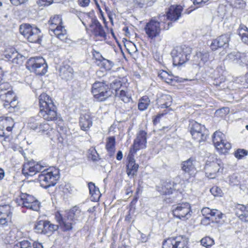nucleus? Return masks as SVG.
I'll return each instance as SVG.
<instances>
[{
	"label": "nucleus",
	"instance_id": "cd10ccee",
	"mask_svg": "<svg viewBox=\"0 0 248 248\" xmlns=\"http://www.w3.org/2000/svg\"><path fill=\"white\" fill-rule=\"evenodd\" d=\"M195 163V160L189 158L182 163V169L185 172L188 173L189 175H191L193 174L196 171Z\"/></svg>",
	"mask_w": 248,
	"mask_h": 248
},
{
	"label": "nucleus",
	"instance_id": "338daca9",
	"mask_svg": "<svg viewBox=\"0 0 248 248\" xmlns=\"http://www.w3.org/2000/svg\"><path fill=\"white\" fill-rule=\"evenodd\" d=\"M31 246L33 248H44L42 243L38 241H35Z\"/></svg>",
	"mask_w": 248,
	"mask_h": 248
},
{
	"label": "nucleus",
	"instance_id": "412c9836",
	"mask_svg": "<svg viewBox=\"0 0 248 248\" xmlns=\"http://www.w3.org/2000/svg\"><path fill=\"white\" fill-rule=\"evenodd\" d=\"M182 10L183 8L181 5L170 6L167 12V15H165L166 19L165 21L166 23L170 22V25H171V23L169 20L175 21L178 20L181 16Z\"/></svg>",
	"mask_w": 248,
	"mask_h": 248
},
{
	"label": "nucleus",
	"instance_id": "72a5a7b5",
	"mask_svg": "<svg viewBox=\"0 0 248 248\" xmlns=\"http://www.w3.org/2000/svg\"><path fill=\"white\" fill-rule=\"evenodd\" d=\"M115 95L124 103H128L132 100L131 94L127 90L117 91L116 93H115Z\"/></svg>",
	"mask_w": 248,
	"mask_h": 248
},
{
	"label": "nucleus",
	"instance_id": "680f3d73",
	"mask_svg": "<svg viewBox=\"0 0 248 248\" xmlns=\"http://www.w3.org/2000/svg\"><path fill=\"white\" fill-rule=\"evenodd\" d=\"M53 0H38L37 4L40 6H48L51 4Z\"/></svg>",
	"mask_w": 248,
	"mask_h": 248
},
{
	"label": "nucleus",
	"instance_id": "bb28decb",
	"mask_svg": "<svg viewBox=\"0 0 248 248\" xmlns=\"http://www.w3.org/2000/svg\"><path fill=\"white\" fill-rule=\"evenodd\" d=\"M90 28L95 36L102 38H105L106 33L98 20L94 21L93 24H90Z\"/></svg>",
	"mask_w": 248,
	"mask_h": 248
},
{
	"label": "nucleus",
	"instance_id": "f257e3e1",
	"mask_svg": "<svg viewBox=\"0 0 248 248\" xmlns=\"http://www.w3.org/2000/svg\"><path fill=\"white\" fill-rule=\"evenodd\" d=\"M39 115L47 121H55L57 119V108L51 98L46 93L39 96Z\"/></svg>",
	"mask_w": 248,
	"mask_h": 248
},
{
	"label": "nucleus",
	"instance_id": "8fccbe9b",
	"mask_svg": "<svg viewBox=\"0 0 248 248\" xmlns=\"http://www.w3.org/2000/svg\"><path fill=\"white\" fill-rule=\"evenodd\" d=\"M110 87L112 90L115 91V93H116L117 91H120V88L122 86L121 82L117 79H115L110 83Z\"/></svg>",
	"mask_w": 248,
	"mask_h": 248
},
{
	"label": "nucleus",
	"instance_id": "e433bc0d",
	"mask_svg": "<svg viewBox=\"0 0 248 248\" xmlns=\"http://www.w3.org/2000/svg\"><path fill=\"white\" fill-rule=\"evenodd\" d=\"M242 41L248 45V29L244 24H240L238 30Z\"/></svg>",
	"mask_w": 248,
	"mask_h": 248
},
{
	"label": "nucleus",
	"instance_id": "bf43d9fd",
	"mask_svg": "<svg viewBox=\"0 0 248 248\" xmlns=\"http://www.w3.org/2000/svg\"><path fill=\"white\" fill-rule=\"evenodd\" d=\"M11 217H6V218L0 217V226H7L8 224V222L11 221Z\"/></svg>",
	"mask_w": 248,
	"mask_h": 248
},
{
	"label": "nucleus",
	"instance_id": "f8f14e48",
	"mask_svg": "<svg viewBox=\"0 0 248 248\" xmlns=\"http://www.w3.org/2000/svg\"><path fill=\"white\" fill-rule=\"evenodd\" d=\"M225 136L220 131H216L213 136V142L216 149L221 154H225L232 146L230 142L225 140Z\"/></svg>",
	"mask_w": 248,
	"mask_h": 248
},
{
	"label": "nucleus",
	"instance_id": "a19ab883",
	"mask_svg": "<svg viewBox=\"0 0 248 248\" xmlns=\"http://www.w3.org/2000/svg\"><path fill=\"white\" fill-rule=\"evenodd\" d=\"M58 229V225L51 223L49 221L45 220V228L44 230V234L52 233L57 230Z\"/></svg>",
	"mask_w": 248,
	"mask_h": 248
},
{
	"label": "nucleus",
	"instance_id": "49530a36",
	"mask_svg": "<svg viewBox=\"0 0 248 248\" xmlns=\"http://www.w3.org/2000/svg\"><path fill=\"white\" fill-rule=\"evenodd\" d=\"M88 158L93 161H96L99 159V155L93 147L90 148L88 150Z\"/></svg>",
	"mask_w": 248,
	"mask_h": 248
},
{
	"label": "nucleus",
	"instance_id": "7ed1b4c3",
	"mask_svg": "<svg viewBox=\"0 0 248 248\" xmlns=\"http://www.w3.org/2000/svg\"><path fill=\"white\" fill-rule=\"evenodd\" d=\"M83 213L78 209H73L63 216L60 213H57L55 218L59 222L60 228L63 231L66 232L72 229L73 225L76 223V220L83 218Z\"/></svg>",
	"mask_w": 248,
	"mask_h": 248
},
{
	"label": "nucleus",
	"instance_id": "603ef678",
	"mask_svg": "<svg viewBox=\"0 0 248 248\" xmlns=\"http://www.w3.org/2000/svg\"><path fill=\"white\" fill-rule=\"evenodd\" d=\"M101 66L106 70H109L112 66V62L105 58L100 61Z\"/></svg>",
	"mask_w": 248,
	"mask_h": 248
},
{
	"label": "nucleus",
	"instance_id": "7c9ffc66",
	"mask_svg": "<svg viewBox=\"0 0 248 248\" xmlns=\"http://www.w3.org/2000/svg\"><path fill=\"white\" fill-rule=\"evenodd\" d=\"M132 5L130 6L133 9L143 8L152 6L156 0H132Z\"/></svg>",
	"mask_w": 248,
	"mask_h": 248
},
{
	"label": "nucleus",
	"instance_id": "864d4df0",
	"mask_svg": "<svg viewBox=\"0 0 248 248\" xmlns=\"http://www.w3.org/2000/svg\"><path fill=\"white\" fill-rule=\"evenodd\" d=\"M210 192L214 196H221L222 191L221 188L218 186H213L210 189Z\"/></svg>",
	"mask_w": 248,
	"mask_h": 248
},
{
	"label": "nucleus",
	"instance_id": "b1692460",
	"mask_svg": "<svg viewBox=\"0 0 248 248\" xmlns=\"http://www.w3.org/2000/svg\"><path fill=\"white\" fill-rule=\"evenodd\" d=\"M78 16L86 29H87L88 26L90 27V24H93L94 21L98 20L94 14L91 12L88 13H80Z\"/></svg>",
	"mask_w": 248,
	"mask_h": 248
},
{
	"label": "nucleus",
	"instance_id": "dca6fc26",
	"mask_svg": "<svg viewBox=\"0 0 248 248\" xmlns=\"http://www.w3.org/2000/svg\"><path fill=\"white\" fill-rule=\"evenodd\" d=\"M204 126L196 122H193L191 124L190 133L193 138L201 142L206 140L207 134Z\"/></svg>",
	"mask_w": 248,
	"mask_h": 248
},
{
	"label": "nucleus",
	"instance_id": "69168bd1",
	"mask_svg": "<svg viewBox=\"0 0 248 248\" xmlns=\"http://www.w3.org/2000/svg\"><path fill=\"white\" fill-rule=\"evenodd\" d=\"M90 2V0H78L79 5L82 7H86L88 6Z\"/></svg>",
	"mask_w": 248,
	"mask_h": 248
},
{
	"label": "nucleus",
	"instance_id": "c756f323",
	"mask_svg": "<svg viewBox=\"0 0 248 248\" xmlns=\"http://www.w3.org/2000/svg\"><path fill=\"white\" fill-rule=\"evenodd\" d=\"M127 167V174L128 176L131 177L134 176L138 170L139 165L135 163L134 159L129 157Z\"/></svg>",
	"mask_w": 248,
	"mask_h": 248
},
{
	"label": "nucleus",
	"instance_id": "a211bd4d",
	"mask_svg": "<svg viewBox=\"0 0 248 248\" xmlns=\"http://www.w3.org/2000/svg\"><path fill=\"white\" fill-rule=\"evenodd\" d=\"M147 133L143 130L140 131L137 135V138L134 140L132 147L130 150L131 154L136 153L140 150L146 147Z\"/></svg>",
	"mask_w": 248,
	"mask_h": 248
},
{
	"label": "nucleus",
	"instance_id": "20e7f679",
	"mask_svg": "<svg viewBox=\"0 0 248 248\" xmlns=\"http://www.w3.org/2000/svg\"><path fill=\"white\" fill-rule=\"evenodd\" d=\"M62 19L60 16L55 15L51 17L48 21L49 33L54 34L62 42L69 44L71 40L68 38L67 31L62 26Z\"/></svg>",
	"mask_w": 248,
	"mask_h": 248
},
{
	"label": "nucleus",
	"instance_id": "6e6552de",
	"mask_svg": "<svg viewBox=\"0 0 248 248\" xmlns=\"http://www.w3.org/2000/svg\"><path fill=\"white\" fill-rule=\"evenodd\" d=\"M26 67L36 75H43L47 72V65L42 57H32L28 60Z\"/></svg>",
	"mask_w": 248,
	"mask_h": 248
},
{
	"label": "nucleus",
	"instance_id": "2f4dec72",
	"mask_svg": "<svg viewBox=\"0 0 248 248\" xmlns=\"http://www.w3.org/2000/svg\"><path fill=\"white\" fill-rule=\"evenodd\" d=\"M174 190L173 183L165 182L162 185V186L157 187V190L162 195H169L173 193Z\"/></svg>",
	"mask_w": 248,
	"mask_h": 248
},
{
	"label": "nucleus",
	"instance_id": "6ab92c4d",
	"mask_svg": "<svg viewBox=\"0 0 248 248\" xmlns=\"http://www.w3.org/2000/svg\"><path fill=\"white\" fill-rule=\"evenodd\" d=\"M187 242L183 237H170L163 243V248H187Z\"/></svg>",
	"mask_w": 248,
	"mask_h": 248
},
{
	"label": "nucleus",
	"instance_id": "79ce46f5",
	"mask_svg": "<svg viewBox=\"0 0 248 248\" xmlns=\"http://www.w3.org/2000/svg\"><path fill=\"white\" fill-rule=\"evenodd\" d=\"M13 208L9 204L0 205V215L6 216V217L12 216Z\"/></svg>",
	"mask_w": 248,
	"mask_h": 248
},
{
	"label": "nucleus",
	"instance_id": "4be33fe9",
	"mask_svg": "<svg viewBox=\"0 0 248 248\" xmlns=\"http://www.w3.org/2000/svg\"><path fill=\"white\" fill-rule=\"evenodd\" d=\"M230 40L229 34H222L213 40L210 45V47L213 50H216L219 47H227Z\"/></svg>",
	"mask_w": 248,
	"mask_h": 248
},
{
	"label": "nucleus",
	"instance_id": "c03bdc74",
	"mask_svg": "<svg viewBox=\"0 0 248 248\" xmlns=\"http://www.w3.org/2000/svg\"><path fill=\"white\" fill-rule=\"evenodd\" d=\"M45 228V220L37 221L34 227V231L38 233H43Z\"/></svg>",
	"mask_w": 248,
	"mask_h": 248
},
{
	"label": "nucleus",
	"instance_id": "4468645a",
	"mask_svg": "<svg viewBox=\"0 0 248 248\" xmlns=\"http://www.w3.org/2000/svg\"><path fill=\"white\" fill-rule=\"evenodd\" d=\"M172 213L176 218L186 220L190 217L191 210L190 204L187 202H183L172 206Z\"/></svg>",
	"mask_w": 248,
	"mask_h": 248
},
{
	"label": "nucleus",
	"instance_id": "f704fd0d",
	"mask_svg": "<svg viewBox=\"0 0 248 248\" xmlns=\"http://www.w3.org/2000/svg\"><path fill=\"white\" fill-rule=\"evenodd\" d=\"M106 148L110 156H112L115 151V139L114 137L107 138Z\"/></svg>",
	"mask_w": 248,
	"mask_h": 248
},
{
	"label": "nucleus",
	"instance_id": "1a4fd4ad",
	"mask_svg": "<svg viewBox=\"0 0 248 248\" xmlns=\"http://www.w3.org/2000/svg\"><path fill=\"white\" fill-rule=\"evenodd\" d=\"M18 205L35 211L40 209V202L33 196L27 193H21L16 200Z\"/></svg>",
	"mask_w": 248,
	"mask_h": 248
},
{
	"label": "nucleus",
	"instance_id": "9d476101",
	"mask_svg": "<svg viewBox=\"0 0 248 248\" xmlns=\"http://www.w3.org/2000/svg\"><path fill=\"white\" fill-rule=\"evenodd\" d=\"M92 93L97 101H103L110 96L112 92L105 83L97 81L92 85Z\"/></svg>",
	"mask_w": 248,
	"mask_h": 248
},
{
	"label": "nucleus",
	"instance_id": "774afa93",
	"mask_svg": "<svg viewBox=\"0 0 248 248\" xmlns=\"http://www.w3.org/2000/svg\"><path fill=\"white\" fill-rule=\"evenodd\" d=\"M163 116V114H158L157 115L154 119L153 122L154 124H157L158 122H159L161 116Z\"/></svg>",
	"mask_w": 248,
	"mask_h": 248
},
{
	"label": "nucleus",
	"instance_id": "0eeeda50",
	"mask_svg": "<svg viewBox=\"0 0 248 248\" xmlns=\"http://www.w3.org/2000/svg\"><path fill=\"white\" fill-rule=\"evenodd\" d=\"M173 64L176 66H182L186 63L190 58V48L185 46H178L171 51Z\"/></svg>",
	"mask_w": 248,
	"mask_h": 248
},
{
	"label": "nucleus",
	"instance_id": "ea45409f",
	"mask_svg": "<svg viewBox=\"0 0 248 248\" xmlns=\"http://www.w3.org/2000/svg\"><path fill=\"white\" fill-rule=\"evenodd\" d=\"M158 77L166 83H171L174 80V76L165 71H161L158 73Z\"/></svg>",
	"mask_w": 248,
	"mask_h": 248
},
{
	"label": "nucleus",
	"instance_id": "423d86ee",
	"mask_svg": "<svg viewBox=\"0 0 248 248\" xmlns=\"http://www.w3.org/2000/svg\"><path fill=\"white\" fill-rule=\"evenodd\" d=\"M19 31L30 42L40 43L42 34L41 31L36 27L28 24H23L20 25Z\"/></svg>",
	"mask_w": 248,
	"mask_h": 248
},
{
	"label": "nucleus",
	"instance_id": "3c124183",
	"mask_svg": "<svg viewBox=\"0 0 248 248\" xmlns=\"http://www.w3.org/2000/svg\"><path fill=\"white\" fill-rule=\"evenodd\" d=\"M197 57L200 58L203 62H205L208 61L209 55L207 52H199L197 53Z\"/></svg>",
	"mask_w": 248,
	"mask_h": 248
},
{
	"label": "nucleus",
	"instance_id": "5fc2aeb1",
	"mask_svg": "<svg viewBox=\"0 0 248 248\" xmlns=\"http://www.w3.org/2000/svg\"><path fill=\"white\" fill-rule=\"evenodd\" d=\"M16 231V230H12L8 232L7 233V236L5 237L6 242L7 243H10L11 241H13L16 238V236H15Z\"/></svg>",
	"mask_w": 248,
	"mask_h": 248
},
{
	"label": "nucleus",
	"instance_id": "c9c22d12",
	"mask_svg": "<svg viewBox=\"0 0 248 248\" xmlns=\"http://www.w3.org/2000/svg\"><path fill=\"white\" fill-rule=\"evenodd\" d=\"M171 102V97L170 95L163 94L157 99V104L161 108L169 107Z\"/></svg>",
	"mask_w": 248,
	"mask_h": 248
},
{
	"label": "nucleus",
	"instance_id": "473e14b6",
	"mask_svg": "<svg viewBox=\"0 0 248 248\" xmlns=\"http://www.w3.org/2000/svg\"><path fill=\"white\" fill-rule=\"evenodd\" d=\"M88 187L90 194L91 195L92 201H97L101 196L99 188L96 187L94 184L92 182H90L88 184Z\"/></svg>",
	"mask_w": 248,
	"mask_h": 248
},
{
	"label": "nucleus",
	"instance_id": "5701e85b",
	"mask_svg": "<svg viewBox=\"0 0 248 248\" xmlns=\"http://www.w3.org/2000/svg\"><path fill=\"white\" fill-rule=\"evenodd\" d=\"M13 125V121L11 118H0V137L8 136L12 131Z\"/></svg>",
	"mask_w": 248,
	"mask_h": 248
},
{
	"label": "nucleus",
	"instance_id": "ddd939ff",
	"mask_svg": "<svg viewBox=\"0 0 248 248\" xmlns=\"http://www.w3.org/2000/svg\"><path fill=\"white\" fill-rule=\"evenodd\" d=\"M38 118V116L30 118L28 123V127L40 134H48L53 129L52 127L45 122L40 123Z\"/></svg>",
	"mask_w": 248,
	"mask_h": 248
},
{
	"label": "nucleus",
	"instance_id": "de8ad7c7",
	"mask_svg": "<svg viewBox=\"0 0 248 248\" xmlns=\"http://www.w3.org/2000/svg\"><path fill=\"white\" fill-rule=\"evenodd\" d=\"M227 2L232 6L236 8H242L244 4V1L243 0H226Z\"/></svg>",
	"mask_w": 248,
	"mask_h": 248
},
{
	"label": "nucleus",
	"instance_id": "37998d69",
	"mask_svg": "<svg viewBox=\"0 0 248 248\" xmlns=\"http://www.w3.org/2000/svg\"><path fill=\"white\" fill-rule=\"evenodd\" d=\"M13 56L14 57L11 61L14 64L18 65L22 64L24 58L22 55L19 54L18 52H14V53H13Z\"/></svg>",
	"mask_w": 248,
	"mask_h": 248
},
{
	"label": "nucleus",
	"instance_id": "e2e57ef3",
	"mask_svg": "<svg viewBox=\"0 0 248 248\" xmlns=\"http://www.w3.org/2000/svg\"><path fill=\"white\" fill-rule=\"evenodd\" d=\"M93 55L94 58L99 62H100L104 59L102 55L97 51L94 50L93 52Z\"/></svg>",
	"mask_w": 248,
	"mask_h": 248
},
{
	"label": "nucleus",
	"instance_id": "4d7b16f0",
	"mask_svg": "<svg viewBox=\"0 0 248 248\" xmlns=\"http://www.w3.org/2000/svg\"><path fill=\"white\" fill-rule=\"evenodd\" d=\"M247 155V152L244 149H238L234 153L235 156L238 159L241 158Z\"/></svg>",
	"mask_w": 248,
	"mask_h": 248
},
{
	"label": "nucleus",
	"instance_id": "0e129e2a",
	"mask_svg": "<svg viewBox=\"0 0 248 248\" xmlns=\"http://www.w3.org/2000/svg\"><path fill=\"white\" fill-rule=\"evenodd\" d=\"M28 0H10L11 3L15 6H18L24 4L28 1Z\"/></svg>",
	"mask_w": 248,
	"mask_h": 248
},
{
	"label": "nucleus",
	"instance_id": "393cba45",
	"mask_svg": "<svg viewBox=\"0 0 248 248\" xmlns=\"http://www.w3.org/2000/svg\"><path fill=\"white\" fill-rule=\"evenodd\" d=\"M203 216L205 217V219L213 220L212 217H217L218 218H221L223 214L218 210L216 209H211L208 207L203 208L201 211Z\"/></svg>",
	"mask_w": 248,
	"mask_h": 248
},
{
	"label": "nucleus",
	"instance_id": "09e8293b",
	"mask_svg": "<svg viewBox=\"0 0 248 248\" xmlns=\"http://www.w3.org/2000/svg\"><path fill=\"white\" fill-rule=\"evenodd\" d=\"M17 52L14 48L6 49L4 52V57L8 61H11L14 56H13V52Z\"/></svg>",
	"mask_w": 248,
	"mask_h": 248
},
{
	"label": "nucleus",
	"instance_id": "c85d7f7f",
	"mask_svg": "<svg viewBox=\"0 0 248 248\" xmlns=\"http://www.w3.org/2000/svg\"><path fill=\"white\" fill-rule=\"evenodd\" d=\"M92 124V120L90 115L85 114L80 116L79 125L81 130L85 131L88 130Z\"/></svg>",
	"mask_w": 248,
	"mask_h": 248
},
{
	"label": "nucleus",
	"instance_id": "39448f33",
	"mask_svg": "<svg viewBox=\"0 0 248 248\" xmlns=\"http://www.w3.org/2000/svg\"><path fill=\"white\" fill-rule=\"evenodd\" d=\"M59 178V170L54 167H50L47 169L45 168L38 179L41 186L47 188L55 186Z\"/></svg>",
	"mask_w": 248,
	"mask_h": 248
},
{
	"label": "nucleus",
	"instance_id": "13d9d810",
	"mask_svg": "<svg viewBox=\"0 0 248 248\" xmlns=\"http://www.w3.org/2000/svg\"><path fill=\"white\" fill-rule=\"evenodd\" d=\"M20 248H31L32 246L31 242L28 240H23L18 243Z\"/></svg>",
	"mask_w": 248,
	"mask_h": 248
},
{
	"label": "nucleus",
	"instance_id": "f3484780",
	"mask_svg": "<svg viewBox=\"0 0 248 248\" xmlns=\"http://www.w3.org/2000/svg\"><path fill=\"white\" fill-rule=\"evenodd\" d=\"M45 167L40 162L30 161L24 164L22 173L25 176H33L37 172H41Z\"/></svg>",
	"mask_w": 248,
	"mask_h": 248
},
{
	"label": "nucleus",
	"instance_id": "052dcab7",
	"mask_svg": "<svg viewBox=\"0 0 248 248\" xmlns=\"http://www.w3.org/2000/svg\"><path fill=\"white\" fill-rule=\"evenodd\" d=\"M209 0H193L194 5H197V8L204 5Z\"/></svg>",
	"mask_w": 248,
	"mask_h": 248
},
{
	"label": "nucleus",
	"instance_id": "a878e982",
	"mask_svg": "<svg viewBox=\"0 0 248 248\" xmlns=\"http://www.w3.org/2000/svg\"><path fill=\"white\" fill-rule=\"evenodd\" d=\"M236 215L243 221H248V207L238 204L236 207Z\"/></svg>",
	"mask_w": 248,
	"mask_h": 248
},
{
	"label": "nucleus",
	"instance_id": "2eb2a0df",
	"mask_svg": "<svg viewBox=\"0 0 248 248\" xmlns=\"http://www.w3.org/2000/svg\"><path fill=\"white\" fill-rule=\"evenodd\" d=\"M221 161L216 159L212 161H207L205 167L206 176L210 179H214L221 172L222 169Z\"/></svg>",
	"mask_w": 248,
	"mask_h": 248
},
{
	"label": "nucleus",
	"instance_id": "9b49d317",
	"mask_svg": "<svg viewBox=\"0 0 248 248\" xmlns=\"http://www.w3.org/2000/svg\"><path fill=\"white\" fill-rule=\"evenodd\" d=\"M0 98L8 103L10 107H16L17 97L9 83L3 82L0 84Z\"/></svg>",
	"mask_w": 248,
	"mask_h": 248
},
{
	"label": "nucleus",
	"instance_id": "f03ea898",
	"mask_svg": "<svg viewBox=\"0 0 248 248\" xmlns=\"http://www.w3.org/2000/svg\"><path fill=\"white\" fill-rule=\"evenodd\" d=\"M165 15H160L156 17L152 18L146 23L144 30L148 38L153 39L158 36L162 30H168L170 28V23L165 21Z\"/></svg>",
	"mask_w": 248,
	"mask_h": 248
},
{
	"label": "nucleus",
	"instance_id": "aec40b11",
	"mask_svg": "<svg viewBox=\"0 0 248 248\" xmlns=\"http://www.w3.org/2000/svg\"><path fill=\"white\" fill-rule=\"evenodd\" d=\"M226 60L240 65H247L248 56L245 53L233 51L227 55Z\"/></svg>",
	"mask_w": 248,
	"mask_h": 248
},
{
	"label": "nucleus",
	"instance_id": "4c0bfd02",
	"mask_svg": "<svg viewBox=\"0 0 248 248\" xmlns=\"http://www.w3.org/2000/svg\"><path fill=\"white\" fill-rule=\"evenodd\" d=\"M60 75L62 78L69 80L73 78V69L70 67H63L61 68Z\"/></svg>",
	"mask_w": 248,
	"mask_h": 248
},
{
	"label": "nucleus",
	"instance_id": "58836bf2",
	"mask_svg": "<svg viewBox=\"0 0 248 248\" xmlns=\"http://www.w3.org/2000/svg\"><path fill=\"white\" fill-rule=\"evenodd\" d=\"M150 104V100L148 96H142L139 100L138 108L140 111L146 110Z\"/></svg>",
	"mask_w": 248,
	"mask_h": 248
},
{
	"label": "nucleus",
	"instance_id": "6e6d98bb",
	"mask_svg": "<svg viewBox=\"0 0 248 248\" xmlns=\"http://www.w3.org/2000/svg\"><path fill=\"white\" fill-rule=\"evenodd\" d=\"M229 182L232 185H237L239 184V179L236 174H233L229 177Z\"/></svg>",
	"mask_w": 248,
	"mask_h": 248
},
{
	"label": "nucleus",
	"instance_id": "a18cd8bd",
	"mask_svg": "<svg viewBox=\"0 0 248 248\" xmlns=\"http://www.w3.org/2000/svg\"><path fill=\"white\" fill-rule=\"evenodd\" d=\"M201 245L206 248L211 247L214 244V240L210 237L206 236L201 240Z\"/></svg>",
	"mask_w": 248,
	"mask_h": 248
}]
</instances>
